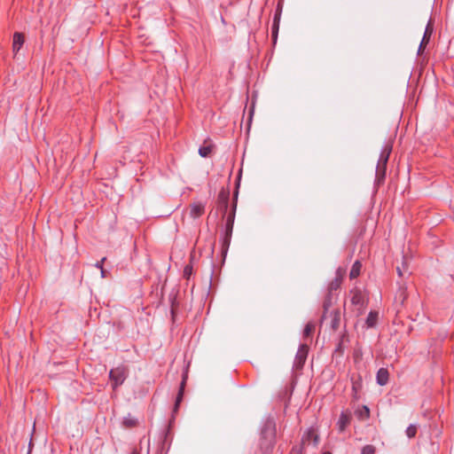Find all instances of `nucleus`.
Returning <instances> with one entry per match:
<instances>
[{
	"instance_id": "obj_1",
	"label": "nucleus",
	"mask_w": 454,
	"mask_h": 454,
	"mask_svg": "<svg viewBox=\"0 0 454 454\" xmlns=\"http://www.w3.org/2000/svg\"><path fill=\"white\" fill-rule=\"evenodd\" d=\"M276 442V424L273 419H267L261 430L260 448L264 454L273 450Z\"/></svg>"
},
{
	"instance_id": "obj_2",
	"label": "nucleus",
	"mask_w": 454,
	"mask_h": 454,
	"mask_svg": "<svg viewBox=\"0 0 454 454\" xmlns=\"http://www.w3.org/2000/svg\"><path fill=\"white\" fill-rule=\"evenodd\" d=\"M392 143H386L380 152V158L377 163L376 170H375V184L380 185L385 179L387 164L389 159V155L392 152Z\"/></svg>"
},
{
	"instance_id": "obj_3",
	"label": "nucleus",
	"mask_w": 454,
	"mask_h": 454,
	"mask_svg": "<svg viewBox=\"0 0 454 454\" xmlns=\"http://www.w3.org/2000/svg\"><path fill=\"white\" fill-rule=\"evenodd\" d=\"M236 203L232 207L231 212L227 215L224 226V234L222 239V250L223 253H226L231 243L233 224L235 219V212H236Z\"/></svg>"
},
{
	"instance_id": "obj_4",
	"label": "nucleus",
	"mask_w": 454,
	"mask_h": 454,
	"mask_svg": "<svg viewBox=\"0 0 454 454\" xmlns=\"http://www.w3.org/2000/svg\"><path fill=\"white\" fill-rule=\"evenodd\" d=\"M341 285V282L338 279H333L327 287V294L325 297L324 302H323V308H324V314H323V319H325L326 313L329 309V308L332 306L334 300L337 298V291L340 289Z\"/></svg>"
},
{
	"instance_id": "obj_5",
	"label": "nucleus",
	"mask_w": 454,
	"mask_h": 454,
	"mask_svg": "<svg viewBox=\"0 0 454 454\" xmlns=\"http://www.w3.org/2000/svg\"><path fill=\"white\" fill-rule=\"evenodd\" d=\"M351 304L355 307L356 316H360L364 312L367 305V298L363 291L359 288H353L349 292Z\"/></svg>"
},
{
	"instance_id": "obj_6",
	"label": "nucleus",
	"mask_w": 454,
	"mask_h": 454,
	"mask_svg": "<svg viewBox=\"0 0 454 454\" xmlns=\"http://www.w3.org/2000/svg\"><path fill=\"white\" fill-rule=\"evenodd\" d=\"M127 369L124 366L113 368L109 372V379L112 382L113 389H116L118 387L122 385L127 378Z\"/></svg>"
},
{
	"instance_id": "obj_7",
	"label": "nucleus",
	"mask_w": 454,
	"mask_h": 454,
	"mask_svg": "<svg viewBox=\"0 0 454 454\" xmlns=\"http://www.w3.org/2000/svg\"><path fill=\"white\" fill-rule=\"evenodd\" d=\"M309 346L307 344H301L294 361V367L296 370H301L303 367L307 360Z\"/></svg>"
},
{
	"instance_id": "obj_8",
	"label": "nucleus",
	"mask_w": 454,
	"mask_h": 454,
	"mask_svg": "<svg viewBox=\"0 0 454 454\" xmlns=\"http://www.w3.org/2000/svg\"><path fill=\"white\" fill-rule=\"evenodd\" d=\"M229 197H230V192L228 189H224V188H223L220 191L218 197H217L218 207L221 210L223 211L224 215L227 212Z\"/></svg>"
},
{
	"instance_id": "obj_9",
	"label": "nucleus",
	"mask_w": 454,
	"mask_h": 454,
	"mask_svg": "<svg viewBox=\"0 0 454 454\" xmlns=\"http://www.w3.org/2000/svg\"><path fill=\"white\" fill-rule=\"evenodd\" d=\"M205 205L201 202H195L190 206V215L192 218H198L204 214Z\"/></svg>"
},
{
	"instance_id": "obj_10",
	"label": "nucleus",
	"mask_w": 454,
	"mask_h": 454,
	"mask_svg": "<svg viewBox=\"0 0 454 454\" xmlns=\"http://www.w3.org/2000/svg\"><path fill=\"white\" fill-rule=\"evenodd\" d=\"M350 423V415L342 411L339 417L337 427L340 432H343Z\"/></svg>"
},
{
	"instance_id": "obj_11",
	"label": "nucleus",
	"mask_w": 454,
	"mask_h": 454,
	"mask_svg": "<svg viewBox=\"0 0 454 454\" xmlns=\"http://www.w3.org/2000/svg\"><path fill=\"white\" fill-rule=\"evenodd\" d=\"M389 373L385 368H380L377 372L376 380L380 386H385L388 382Z\"/></svg>"
},
{
	"instance_id": "obj_12",
	"label": "nucleus",
	"mask_w": 454,
	"mask_h": 454,
	"mask_svg": "<svg viewBox=\"0 0 454 454\" xmlns=\"http://www.w3.org/2000/svg\"><path fill=\"white\" fill-rule=\"evenodd\" d=\"M24 43V36L21 33L15 32L13 35L12 49L13 51L17 52L20 50Z\"/></svg>"
},
{
	"instance_id": "obj_13",
	"label": "nucleus",
	"mask_w": 454,
	"mask_h": 454,
	"mask_svg": "<svg viewBox=\"0 0 454 454\" xmlns=\"http://www.w3.org/2000/svg\"><path fill=\"white\" fill-rule=\"evenodd\" d=\"M331 328L333 331H336L340 326V313L338 310H333L331 312Z\"/></svg>"
},
{
	"instance_id": "obj_14",
	"label": "nucleus",
	"mask_w": 454,
	"mask_h": 454,
	"mask_svg": "<svg viewBox=\"0 0 454 454\" xmlns=\"http://www.w3.org/2000/svg\"><path fill=\"white\" fill-rule=\"evenodd\" d=\"M361 269H362V263L360 261H356L352 267H351V270H350V272H349V278L350 279H354V278H356L360 273H361Z\"/></svg>"
},
{
	"instance_id": "obj_15",
	"label": "nucleus",
	"mask_w": 454,
	"mask_h": 454,
	"mask_svg": "<svg viewBox=\"0 0 454 454\" xmlns=\"http://www.w3.org/2000/svg\"><path fill=\"white\" fill-rule=\"evenodd\" d=\"M378 316L379 314L377 311H370L365 321L367 327L372 328L376 325L378 321Z\"/></svg>"
},
{
	"instance_id": "obj_16",
	"label": "nucleus",
	"mask_w": 454,
	"mask_h": 454,
	"mask_svg": "<svg viewBox=\"0 0 454 454\" xmlns=\"http://www.w3.org/2000/svg\"><path fill=\"white\" fill-rule=\"evenodd\" d=\"M355 414L361 420L366 419L370 417V409L366 405H363L355 411Z\"/></svg>"
},
{
	"instance_id": "obj_17",
	"label": "nucleus",
	"mask_w": 454,
	"mask_h": 454,
	"mask_svg": "<svg viewBox=\"0 0 454 454\" xmlns=\"http://www.w3.org/2000/svg\"><path fill=\"white\" fill-rule=\"evenodd\" d=\"M185 380H186L185 378H183V380H182V382L180 384L179 391H178L177 396L176 398L175 411L178 409L179 404L182 402L183 395H184V386H185Z\"/></svg>"
},
{
	"instance_id": "obj_18",
	"label": "nucleus",
	"mask_w": 454,
	"mask_h": 454,
	"mask_svg": "<svg viewBox=\"0 0 454 454\" xmlns=\"http://www.w3.org/2000/svg\"><path fill=\"white\" fill-rule=\"evenodd\" d=\"M122 425L126 428H132L137 425V419L129 414L123 419Z\"/></svg>"
},
{
	"instance_id": "obj_19",
	"label": "nucleus",
	"mask_w": 454,
	"mask_h": 454,
	"mask_svg": "<svg viewBox=\"0 0 454 454\" xmlns=\"http://www.w3.org/2000/svg\"><path fill=\"white\" fill-rule=\"evenodd\" d=\"M432 33H433V27H432L431 21H429L427 23V26L426 29H425V32H424V35H423V37H422V40H421V44L428 43Z\"/></svg>"
},
{
	"instance_id": "obj_20",
	"label": "nucleus",
	"mask_w": 454,
	"mask_h": 454,
	"mask_svg": "<svg viewBox=\"0 0 454 454\" xmlns=\"http://www.w3.org/2000/svg\"><path fill=\"white\" fill-rule=\"evenodd\" d=\"M283 11V4L282 2H278L274 17H273V22L280 23L281 15Z\"/></svg>"
},
{
	"instance_id": "obj_21",
	"label": "nucleus",
	"mask_w": 454,
	"mask_h": 454,
	"mask_svg": "<svg viewBox=\"0 0 454 454\" xmlns=\"http://www.w3.org/2000/svg\"><path fill=\"white\" fill-rule=\"evenodd\" d=\"M279 24L280 23H277V22H273L272 21L271 38H272L273 44H276L277 40H278V30H279Z\"/></svg>"
},
{
	"instance_id": "obj_22",
	"label": "nucleus",
	"mask_w": 454,
	"mask_h": 454,
	"mask_svg": "<svg viewBox=\"0 0 454 454\" xmlns=\"http://www.w3.org/2000/svg\"><path fill=\"white\" fill-rule=\"evenodd\" d=\"M406 290L403 287H401L395 296V301H399L400 304L403 305L406 299Z\"/></svg>"
},
{
	"instance_id": "obj_23",
	"label": "nucleus",
	"mask_w": 454,
	"mask_h": 454,
	"mask_svg": "<svg viewBox=\"0 0 454 454\" xmlns=\"http://www.w3.org/2000/svg\"><path fill=\"white\" fill-rule=\"evenodd\" d=\"M315 329V325L313 323H308L305 327H304V330H303V337L304 338H308L311 335L312 332L314 331Z\"/></svg>"
},
{
	"instance_id": "obj_24",
	"label": "nucleus",
	"mask_w": 454,
	"mask_h": 454,
	"mask_svg": "<svg viewBox=\"0 0 454 454\" xmlns=\"http://www.w3.org/2000/svg\"><path fill=\"white\" fill-rule=\"evenodd\" d=\"M417 434V426L416 425H410L407 428H406V435L409 437V438H413Z\"/></svg>"
},
{
	"instance_id": "obj_25",
	"label": "nucleus",
	"mask_w": 454,
	"mask_h": 454,
	"mask_svg": "<svg viewBox=\"0 0 454 454\" xmlns=\"http://www.w3.org/2000/svg\"><path fill=\"white\" fill-rule=\"evenodd\" d=\"M345 274H346V270H345V269H343V268H340H340H338V269L336 270V271H335V277H334V278H333V279H338V280H340V282H341V283H342V280H343V278H344Z\"/></svg>"
},
{
	"instance_id": "obj_26",
	"label": "nucleus",
	"mask_w": 454,
	"mask_h": 454,
	"mask_svg": "<svg viewBox=\"0 0 454 454\" xmlns=\"http://www.w3.org/2000/svg\"><path fill=\"white\" fill-rule=\"evenodd\" d=\"M376 449L373 445L368 444L362 448L361 454H375Z\"/></svg>"
},
{
	"instance_id": "obj_27",
	"label": "nucleus",
	"mask_w": 454,
	"mask_h": 454,
	"mask_svg": "<svg viewBox=\"0 0 454 454\" xmlns=\"http://www.w3.org/2000/svg\"><path fill=\"white\" fill-rule=\"evenodd\" d=\"M211 153V147L210 146H202L199 149V154L201 157H207Z\"/></svg>"
},
{
	"instance_id": "obj_28",
	"label": "nucleus",
	"mask_w": 454,
	"mask_h": 454,
	"mask_svg": "<svg viewBox=\"0 0 454 454\" xmlns=\"http://www.w3.org/2000/svg\"><path fill=\"white\" fill-rule=\"evenodd\" d=\"M192 274V266L188 264L184 269V278L189 279Z\"/></svg>"
},
{
	"instance_id": "obj_29",
	"label": "nucleus",
	"mask_w": 454,
	"mask_h": 454,
	"mask_svg": "<svg viewBox=\"0 0 454 454\" xmlns=\"http://www.w3.org/2000/svg\"><path fill=\"white\" fill-rule=\"evenodd\" d=\"M106 260V257H103L100 261H98V262H97L95 263V267H96V268H98V269H99V270L103 269V268H104V267H103V264H104V262H105Z\"/></svg>"
},
{
	"instance_id": "obj_30",
	"label": "nucleus",
	"mask_w": 454,
	"mask_h": 454,
	"mask_svg": "<svg viewBox=\"0 0 454 454\" xmlns=\"http://www.w3.org/2000/svg\"><path fill=\"white\" fill-rule=\"evenodd\" d=\"M427 43H424V44H419V50H418V54H420L423 50H424V47L427 45Z\"/></svg>"
},
{
	"instance_id": "obj_31",
	"label": "nucleus",
	"mask_w": 454,
	"mask_h": 454,
	"mask_svg": "<svg viewBox=\"0 0 454 454\" xmlns=\"http://www.w3.org/2000/svg\"><path fill=\"white\" fill-rule=\"evenodd\" d=\"M131 454H140V450L137 448H134L131 451Z\"/></svg>"
},
{
	"instance_id": "obj_32",
	"label": "nucleus",
	"mask_w": 454,
	"mask_h": 454,
	"mask_svg": "<svg viewBox=\"0 0 454 454\" xmlns=\"http://www.w3.org/2000/svg\"><path fill=\"white\" fill-rule=\"evenodd\" d=\"M352 390L355 392V395H356L357 387H356V384L355 382L353 383Z\"/></svg>"
},
{
	"instance_id": "obj_33",
	"label": "nucleus",
	"mask_w": 454,
	"mask_h": 454,
	"mask_svg": "<svg viewBox=\"0 0 454 454\" xmlns=\"http://www.w3.org/2000/svg\"><path fill=\"white\" fill-rule=\"evenodd\" d=\"M396 271H397V274H398L399 277L403 276V272H402V270L400 269V267L396 268Z\"/></svg>"
},
{
	"instance_id": "obj_34",
	"label": "nucleus",
	"mask_w": 454,
	"mask_h": 454,
	"mask_svg": "<svg viewBox=\"0 0 454 454\" xmlns=\"http://www.w3.org/2000/svg\"><path fill=\"white\" fill-rule=\"evenodd\" d=\"M100 271H101V277H102V278H106V271L104 270V268H103V269H101V270H100Z\"/></svg>"
},
{
	"instance_id": "obj_35",
	"label": "nucleus",
	"mask_w": 454,
	"mask_h": 454,
	"mask_svg": "<svg viewBox=\"0 0 454 454\" xmlns=\"http://www.w3.org/2000/svg\"><path fill=\"white\" fill-rule=\"evenodd\" d=\"M31 446H32V439H30V442H29V450L31 449Z\"/></svg>"
},
{
	"instance_id": "obj_36",
	"label": "nucleus",
	"mask_w": 454,
	"mask_h": 454,
	"mask_svg": "<svg viewBox=\"0 0 454 454\" xmlns=\"http://www.w3.org/2000/svg\"><path fill=\"white\" fill-rule=\"evenodd\" d=\"M323 454H331L330 452H324Z\"/></svg>"
}]
</instances>
